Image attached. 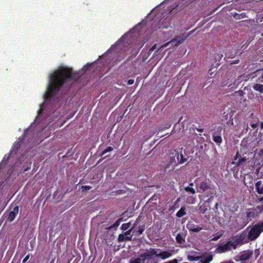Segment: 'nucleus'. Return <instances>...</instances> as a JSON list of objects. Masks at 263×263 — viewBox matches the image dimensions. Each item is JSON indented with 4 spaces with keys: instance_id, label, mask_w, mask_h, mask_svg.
Returning a JSON list of instances; mask_svg holds the SVG:
<instances>
[{
    "instance_id": "nucleus-24",
    "label": "nucleus",
    "mask_w": 263,
    "mask_h": 263,
    "mask_svg": "<svg viewBox=\"0 0 263 263\" xmlns=\"http://www.w3.org/2000/svg\"><path fill=\"white\" fill-rule=\"evenodd\" d=\"M184 190L187 192H190L193 194H194L196 192L195 189L189 186L185 187Z\"/></svg>"
},
{
    "instance_id": "nucleus-16",
    "label": "nucleus",
    "mask_w": 263,
    "mask_h": 263,
    "mask_svg": "<svg viewBox=\"0 0 263 263\" xmlns=\"http://www.w3.org/2000/svg\"><path fill=\"white\" fill-rule=\"evenodd\" d=\"M176 240L178 243H183L185 242V237L182 234H178L176 237Z\"/></svg>"
},
{
    "instance_id": "nucleus-19",
    "label": "nucleus",
    "mask_w": 263,
    "mask_h": 263,
    "mask_svg": "<svg viewBox=\"0 0 263 263\" xmlns=\"http://www.w3.org/2000/svg\"><path fill=\"white\" fill-rule=\"evenodd\" d=\"M190 231H191L192 232L197 233L201 231L202 228L199 227H195L194 226L191 225L190 226V227L189 228Z\"/></svg>"
},
{
    "instance_id": "nucleus-17",
    "label": "nucleus",
    "mask_w": 263,
    "mask_h": 263,
    "mask_svg": "<svg viewBox=\"0 0 263 263\" xmlns=\"http://www.w3.org/2000/svg\"><path fill=\"white\" fill-rule=\"evenodd\" d=\"M185 208L182 206L180 210L177 213L176 216L178 217H181L186 214Z\"/></svg>"
},
{
    "instance_id": "nucleus-39",
    "label": "nucleus",
    "mask_w": 263,
    "mask_h": 263,
    "mask_svg": "<svg viewBox=\"0 0 263 263\" xmlns=\"http://www.w3.org/2000/svg\"><path fill=\"white\" fill-rule=\"evenodd\" d=\"M259 201H263V196L262 197H260L259 198H258V199Z\"/></svg>"
},
{
    "instance_id": "nucleus-42",
    "label": "nucleus",
    "mask_w": 263,
    "mask_h": 263,
    "mask_svg": "<svg viewBox=\"0 0 263 263\" xmlns=\"http://www.w3.org/2000/svg\"><path fill=\"white\" fill-rule=\"evenodd\" d=\"M37 115H38V116L41 115L40 110H39L37 111Z\"/></svg>"
},
{
    "instance_id": "nucleus-11",
    "label": "nucleus",
    "mask_w": 263,
    "mask_h": 263,
    "mask_svg": "<svg viewBox=\"0 0 263 263\" xmlns=\"http://www.w3.org/2000/svg\"><path fill=\"white\" fill-rule=\"evenodd\" d=\"M18 212V206H15L13 208V210L10 212L9 216L8 217V219L10 221H12L14 219L15 216L17 214Z\"/></svg>"
},
{
    "instance_id": "nucleus-48",
    "label": "nucleus",
    "mask_w": 263,
    "mask_h": 263,
    "mask_svg": "<svg viewBox=\"0 0 263 263\" xmlns=\"http://www.w3.org/2000/svg\"><path fill=\"white\" fill-rule=\"evenodd\" d=\"M257 209H260V208L259 206H258L257 207Z\"/></svg>"
},
{
    "instance_id": "nucleus-36",
    "label": "nucleus",
    "mask_w": 263,
    "mask_h": 263,
    "mask_svg": "<svg viewBox=\"0 0 263 263\" xmlns=\"http://www.w3.org/2000/svg\"><path fill=\"white\" fill-rule=\"evenodd\" d=\"M119 225V222L118 221H116L114 224V227H118Z\"/></svg>"
},
{
    "instance_id": "nucleus-9",
    "label": "nucleus",
    "mask_w": 263,
    "mask_h": 263,
    "mask_svg": "<svg viewBox=\"0 0 263 263\" xmlns=\"http://www.w3.org/2000/svg\"><path fill=\"white\" fill-rule=\"evenodd\" d=\"M218 253H223L230 251L228 242L225 244H221L217 248Z\"/></svg>"
},
{
    "instance_id": "nucleus-30",
    "label": "nucleus",
    "mask_w": 263,
    "mask_h": 263,
    "mask_svg": "<svg viewBox=\"0 0 263 263\" xmlns=\"http://www.w3.org/2000/svg\"><path fill=\"white\" fill-rule=\"evenodd\" d=\"M188 259L190 260H197L198 259V258L197 257H194V256H188Z\"/></svg>"
},
{
    "instance_id": "nucleus-12",
    "label": "nucleus",
    "mask_w": 263,
    "mask_h": 263,
    "mask_svg": "<svg viewBox=\"0 0 263 263\" xmlns=\"http://www.w3.org/2000/svg\"><path fill=\"white\" fill-rule=\"evenodd\" d=\"M258 215V211L256 209H251L246 212V216L248 219L255 218Z\"/></svg>"
},
{
    "instance_id": "nucleus-4",
    "label": "nucleus",
    "mask_w": 263,
    "mask_h": 263,
    "mask_svg": "<svg viewBox=\"0 0 263 263\" xmlns=\"http://www.w3.org/2000/svg\"><path fill=\"white\" fill-rule=\"evenodd\" d=\"M194 30L191 31L189 33H183L179 35L176 36L173 40L163 44L161 48L166 47L169 44H171L173 46H178L182 43L190 35H191Z\"/></svg>"
},
{
    "instance_id": "nucleus-20",
    "label": "nucleus",
    "mask_w": 263,
    "mask_h": 263,
    "mask_svg": "<svg viewBox=\"0 0 263 263\" xmlns=\"http://www.w3.org/2000/svg\"><path fill=\"white\" fill-rule=\"evenodd\" d=\"M145 228V226H141L138 228V230L137 231H134V232H135L137 235H141L144 231Z\"/></svg>"
},
{
    "instance_id": "nucleus-50",
    "label": "nucleus",
    "mask_w": 263,
    "mask_h": 263,
    "mask_svg": "<svg viewBox=\"0 0 263 263\" xmlns=\"http://www.w3.org/2000/svg\"><path fill=\"white\" fill-rule=\"evenodd\" d=\"M250 115H251V116H252V115H253V113H252Z\"/></svg>"
},
{
    "instance_id": "nucleus-44",
    "label": "nucleus",
    "mask_w": 263,
    "mask_h": 263,
    "mask_svg": "<svg viewBox=\"0 0 263 263\" xmlns=\"http://www.w3.org/2000/svg\"><path fill=\"white\" fill-rule=\"evenodd\" d=\"M260 20L261 22H262L263 21V16H261L260 18Z\"/></svg>"
},
{
    "instance_id": "nucleus-47",
    "label": "nucleus",
    "mask_w": 263,
    "mask_h": 263,
    "mask_svg": "<svg viewBox=\"0 0 263 263\" xmlns=\"http://www.w3.org/2000/svg\"><path fill=\"white\" fill-rule=\"evenodd\" d=\"M260 141H261V138H260V139L258 140V141H257V142H260Z\"/></svg>"
},
{
    "instance_id": "nucleus-14",
    "label": "nucleus",
    "mask_w": 263,
    "mask_h": 263,
    "mask_svg": "<svg viewBox=\"0 0 263 263\" xmlns=\"http://www.w3.org/2000/svg\"><path fill=\"white\" fill-rule=\"evenodd\" d=\"M212 259L213 256L212 255L207 254L201 258L200 262L201 263H209L211 261H212Z\"/></svg>"
},
{
    "instance_id": "nucleus-1",
    "label": "nucleus",
    "mask_w": 263,
    "mask_h": 263,
    "mask_svg": "<svg viewBox=\"0 0 263 263\" xmlns=\"http://www.w3.org/2000/svg\"><path fill=\"white\" fill-rule=\"evenodd\" d=\"M79 78V73L73 71L70 68L63 67L55 70L50 76V82L44 95L45 99L50 100L53 95L58 92L64 86L69 88L71 84L77 81Z\"/></svg>"
},
{
    "instance_id": "nucleus-3",
    "label": "nucleus",
    "mask_w": 263,
    "mask_h": 263,
    "mask_svg": "<svg viewBox=\"0 0 263 263\" xmlns=\"http://www.w3.org/2000/svg\"><path fill=\"white\" fill-rule=\"evenodd\" d=\"M262 231L263 221H260L250 227V230L248 235V238L251 241L254 240L260 235Z\"/></svg>"
},
{
    "instance_id": "nucleus-46",
    "label": "nucleus",
    "mask_w": 263,
    "mask_h": 263,
    "mask_svg": "<svg viewBox=\"0 0 263 263\" xmlns=\"http://www.w3.org/2000/svg\"><path fill=\"white\" fill-rule=\"evenodd\" d=\"M190 185L191 186L193 185V183H191L190 184Z\"/></svg>"
},
{
    "instance_id": "nucleus-31",
    "label": "nucleus",
    "mask_w": 263,
    "mask_h": 263,
    "mask_svg": "<svg viewBox=\"0 0 263 263\" xmlns=\"http://www.w3.org/2000/svg\"><path fill=\"white\" fill-rule=\"evenodd\" d=\"M91 188V186H82V190L84 191H88L89 190H90Z\"/></svg>"
},
{
    "instance_id": "nucleus-7",
    "label": "nucleus",
    "mask_w": 263,
    "mask_h": 263,
    "mask_svg": "<svg viewBox=\"0 0 263 263\" xmlns=\"http://www.w3.org/2000/svg\"><path fill=\"white\" fill-rule=\"evenodd\" d=\"M212 198L213 197H210L208 200L204 201L201 205H199V209L200 212L203 214L208 210L210 208V202Z\"/></svg>"
},
{
    "instance_id": "nucleus-8",
    "label": "nucleus",
    "mask_w": 263,
    "mask_h": 263,
    "mask_svg": "<svg viewBox=\"0 0 263 263\" xmlns=\"http://www.w3.org/2000/svg\"><path fill=\"white\" fill-rule=\"evenodd\" d=\"M252 255V252L248 250L242 252L239 256V258L240 260H247L249 259Z\"/></svg>"
},
{
    "instance_id": "nucleus-38",
    "label": "nucleus",
    "mask_w": 263,
    "mask_h": 263,
    "mask_svg": "<svg viewBox=\"0 0 263 263\" xmlns=\"http://www.w3.org/2000/svg\"><path fill=\"white\" fill-rule=\"evenodd\" d=\"M239 62V60H235L231 62V64H237Z\"/></svg>"
},
{
    "instance_id": "nucleus-27",
    "label": "nucleus",
    "mask_w": 263,
    "mask_h": 263,
    "mask_svg": "<svg viewBox=\"0 0 263 263\" xmlns=\"http://www.w3.org/2000/svg\"><path fill=\"white\" fill-rule=\"evenodd\" d=\"M256 72H258V73H260L261 74V76L260 77V79H261V81L262 82H263V68L261 69H259V70H257Z\"/></svg>"
},
{
    "instance_id": "nucleus-13",
    "label": "nucleus",
    "mask_w": 263,
    "mask_h": 263,
    "mask_svg": "<svg viewBox=\"0 0 263 263\" xmlns=\"http://www.w3.org/2000/svg\"><path fill=\"white\" fill-rule=\"evenodd\" d=\"M210 186L205 181H202L199 184V189L200 190H198V192H204L205 191L209 190Z\"/></svg>"
},
{
    "instance_id": "nucleus-34",
    "label": "nucleus",
    "mask_w": 263,
    "mask_h": 263,
    "mask_svg": "<svg viewBox=\"0 0 263 263\" xmlns=\"http://www.w3.org/2000/svg\"><path fill=\"white\" fill-rule=\"evenodd\" d=\"M223 57L222 54H217L216 58H218L220 60Z\"/></svg>"
},
{
    "instance_id": "nucleus-45",
    "label": "nucleus",
    "mask_w": 263,
    "mask_h": 263,
    "mask_svg": "<svg viewBox=\"0 0 263 263\" xmlns=\"http://www.w3.org/2000/svg\"><path fill=\"white\" fill-rule=\"evenodd\" d=\"M28 169H29V168H28V167H27V168H26V169L24 170V171H25H25H27Z\"/></svg>"
},
{
    "instance_id": "nucleus-23",
    "label": "nucleus",
    "mask_w": 263,
    "mask_h": 263,
    "mask_svg": "<svg viewBox=\"0 0 263 263\" xmlns=\"http://www.w3.org/2000/svg\"><path fill=\"white\" fill-rule=\"evenodd\" d=\"M235 17L237 19H240V18H245V17H246V14L244 12L241 13L240 14L236 13L235 16Z\"/></svg>"
},
{
    "instance_id": "nucleus-29",
    "label": "nucleus",
    "mask_w": 263,
    "mask_h": 263,
    "mask_svg": "<svg viewBox=\"0 0 263 263\" xmlns=\"http://www.w3.org/2000/svg\"><path fill=\"white\" fill-rule=\"evenodd\" d=\"M246 160V159L245 158H242L239 159L238 161V165H241L242 163Z\"/></svg>"
},
{
    "instance_id": "nucleus-21",
    "label": "nucleus",
    "mask_w": 263,
    "mask_h": 263,
    "mask_svg": "<svg viewBox=\"0 0 263 263\" xmlns=\"http://www.w3.org/2000/svg\"><path fill=\"white\" fill-rule=\"evenodd\" d=\"M213 140L217 144H220L222 142V138L220 136L213 135Z\"/></svg>"
},
{
    "instance_id": "nucleus-40",
    "label": "nucleus",
    "mask_w": 263,
    "mask_h": 263,
    "mask_svg": "<svg viewBox=\"0 0 263 263\" xmlns=\"http://www.w3.org/2000/svg\"><path fill=\"white\" fill-rule=\"evenodd\" d=\"M197 129L198 131L200 132H203V129H198V128H197Z\"/></svg>"
},
{
    "instance_id": "nucleus-37",
    "label": "nucleus",
    "mask_w": 263,
    "mask_h": 263,
    "mask_svg": "<svg viewBox=\"0 0 263 263\" xmlns=\"http://www.w3.org/2000/svg\"><path fill=\"white\" fill-rule=\"evenodd\" d=\"M257 124H255V123H252L251 124V126L253 128H255L257 127Z\"/></svg>"
},
{
    "instance_id": "nucleus-43",
    "label": "nucleus",
    "mask_w": 263,
    "mask_h": 263,
    "mask_svg": "<svg viewBox=\"0 0 263 263\" xmlns=\"http://www.w3.org/2000/svg\"><path fill=\"white\" fill-rule=\"evenodd\" d=\"M261 128L263 129V122H261Z\"/></svg>"
},
{
    "instance_id": "nucleus-15",
    "label": "nucleus",
    "mask_w": 263,
    "mask_h": 263,
    "mask_svg": "<svg viewBox=\"0 0 263 263\" xmlns=\"http://www.w3.org/2000/svg\"><path fill=\"white\" fill-rule=\"evenodd\" d=\"M254 90L259 91L260 93H263V85L260 84H255L253 86Z\"/></svg>"
},
{
    "instance_id": "nucleus-10",
    "label": "nucleus",
    "mask_w": 263,
    "mask_h": 263,
    "mask_svg": "<svg viewBox=\"0 0 263 263\" xmlns=\"http://www.w3.org/2000/svg\"><path fill=\"white\" fill-rule=\"evenodd\" d=\"M256 192L259 194H263V179L258 180L255 183Z\"/></svg>"
},
{
    "instance_id": "nucleus-22",
    "label": "nucleus",
    "mask_w": 263,
    "mask_h": 263,
    "mask_svg": "<svg viewBox=\"0 0 263 263\" xmlns=\"http://www.w3.org/2000/svg\"><path fill=\"white\" fill-rule=\"evenodd\" d=\"M228 243L229 245L230 251L232 250V249H236L237 248V246L233 240L229 241Z\"/></svg>"
},
{
    "instance_id": "nucleus-2",
    "label": "nucleus",
    "mask_w": 263,
    "mask_h": 263,
    "mask_svg": "<svg viewBox=\"0 0 263 263\" xmlns=\"http://www.w3.org/2000/svg\"><path fill=\"white\" fill-rule=\"evenodd\" d=\"M173 255L171 250H163L160 249L151 248L146 249L145 252L139 255V257L135 258L130 261V263H159L160 259L165 260L170 258Z\"/></svg>"
},
{
    "instance_id": "nucleus-18",
    "label": "nucleus",
    "mask_w": 263,
    "mask_h": 263,
    "mask_svg": "<svg viewBox=\"0 0 263 263\" xmlns=\"http://www.w3.org/2000/svg\"><path fill=\"white\" fill-rule=\"evenodd\" d=\"M176 156L177 161L179 162V163H183L186 161V159L184 158V156L182 154H181L180 155L177 154Z\"/></svg>"
},
{
    "instance_id": "nucleus-28",
    "label": "nucleus",
    "mask_w": 263,
    "mask_h": 263,
    "mask_svg": "<svg viewBox=\"0 0 263 263\" xmlns=\"http://www.w3.org/2000/svg\"><path fill=\"white\" fill-rule=\"evenodd\" d=\"M222 236V234H219L215 236L213 238H212V240L216 241L219 238H220Z\"/></svg>"
},
{
    "instance_id": "nucleus-32",
    "label": "nucleus",
    "mask_w": 263,
    "mask_h": 263,
    "mask_svg": "<svg viewBox=\"0 0 263 263\" xmlns=\"http://www.w3.org/2000/svg\"><path fill=\"white\" fill-rule=\"evenodd\" d=\"M134 83V80L132 79L128 80L127 81V84L128 85H132Z\"/></svg>"
},
{
    "instance_id": "nucleus-49",
    "label": "nucleus",
    "mask_w": 263,
    "mask_h": 263,
    "mask_svg": "<svg viewBox=\"0 0 263 263\" xmlns=\"http://www.w3.org/2000/svg\"><path fill=\"white\" fill-rule=\"evenodd\" d=\"M241 93H243V91H240V95H241Z\"/></svg>"
},
{
    "instance_id": "nucleus-35",
    "label": "nucleus",
    "mask_w": 263,
    "mask_h": 263,
    "mask_svg": "<svg viewBox=\"0 0 263 263\" xmlns=\"http://www.w3.org/2000/svg\"><path fill=\"white\" fill-rule=\"evenodd\" d=\"M29 257V255H27V256L24 258V259H23V262H26V261L28 259Z\"/></svg>"
},
{
    "instance_id": "nucleus-25",
    "label": "nucleus",
    "mask_w": 263,
    "mask_h": 263,
    "mask_svg": "<svg viewBox=\"0 0 263 263\" xmlns=\"http://www.w3.org/2000/svg\"><path fill=\"white\" fill-rule=\"evenodd\" d=\"M113 150V148L111 146L108 147L105 151H104L102 153V156L104 155L106 153L108 152H111Z\"/></svg>"
},
{
    "instance_id": "nucleus-26",
    "label": "nucleus",
    "mask_w": 263,
    "mask_h": 263,
    "mask_svg": "<svg viewBox=\"0 0 263 263\" xmlns=\"http://www.w3.org/2000/svg\"><path fill=\"white\" fill-rule=\"evenodd\" d=\"M130 223H126L123 224L121 227L122 229L123 230H126L128 229L130 227Z\"/></svg>"
},
{
    "instance_id": "nucleus-41",
    "label": "nucleus",
    "mask_w": 263,
    "mask_h": 263,
    "mask_svg": "<svg viewBox=\"0 0 263 263\" xmlns=\"http://www.w3.org/2000/svg\"><path fill=\"white\" fill-rule=\"evenodd\" d=\"M215 208H216V209L218 208V203H216L215 204Z\"/></svg>"
},
{
    "instance_id": "nucleus-33",
    "label": "nucleus",
    "mask_w": 263,
    "mask_h": 263,
    "mask_svg": "<svg viewBox=\"0 0 263 263\" xmlns=\"http://www.w3.org/2000/svg\"><path fill=\"white\" fill-rule=\"evenodd\" d=\"M157 47V45L156 44H155L154 45H153L150 49L149 51H154Z\"/></svg>"
},
{
    "instance_id": "nucleus-5",
    "label": "nucleus",
    "mask_w": 263,
    "mask_h": 263,
    "mask_svg": "<svg viewBox=\"0 0 263 263\" xmlns=\"http://www.w3.org/2000/svg\"><path fill=\"white\" fill-rule=\"evenodd\" d=\"M138 224V220H137L129 230L125 232L123 234H121L119 235L118 240V242H121L123 241H126L127 240H132V235L130 234L131 232L134 230V228Z\"/></svg>"
},
{
    "instance_id": "nucleus-6",
    "label": "nucleus",
    "mask_w": 263,
    "mask_h": 263,
    "mask_svg": "<svg viewBox=\"0 0 263 263\" xmlns=\"http://www.w3.org/2000/svg\"><path fill=\"white\" fill-rule=\"evenodd\" d=\"M233 241L237 247L238 245L247 242V240H246V235L244 234L236 235L233 238Z\"/></svg>"
}]
</instances>
